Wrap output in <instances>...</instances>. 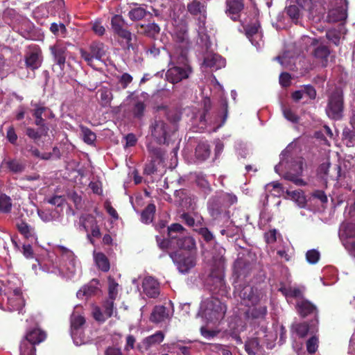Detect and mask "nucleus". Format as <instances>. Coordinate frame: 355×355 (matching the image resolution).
Returning a JSON list of instances; mask_svg holds the SVG:
<instances>
[{"label":"nucleus","mask_w":355,"mask_h":355,"mask_svg":"<svg viewBox=\"0 0 355 355\" xmlns=\"http://www.w3.org/2000/svg\"><path fill=\"white\" fill-rule=\"evenodd\" d=\"M44 270L48 273L71 278L80 271V266L72 251L58 245L54 248L53 254L49 255Z\"/></svg>","instance_id":"1"},{"label":"nucleus","mask_w":355,"mask_h":355,"mask_svg":"<svg viewBox=\"0 0 355 355\" xmlns=\"http://www.w3.org/2000/svg\"><path fill=\"white\" fill-rule=\"evenodd\" d=\"M237 201L236 196L232 193L222 192L211 197L208 202V211L212 219L218 224H231L230 211L225 207L236 204Z\"/></svg>","instance_id":"2"},{"label":"nucleus","mask_w":355,"mask_h":355,"mask_svg":"<svg viewBox=\"0 0 355 355\" xmlns=\"http://www.w3.org/2000/svg\"><path fill=\"white\" fill-rule=\"evenodd\" d=\"M303 160L302 157L295 159L291 158L288 155V150H284L280 155V162L275 167V171L281 174L285 171L284 178L293 182L296 185H304L305 182L300 178L302 173Z\"/></svg>","instance_id":"3"},{"label":"nucleus","mask_w":355,"mask_h":355,"mask_svg":"<svg viewBox=\"0 0 355 355\" xmlns=\"http://www.w3.org/2000/svg\"><path fill=\"white\" fill-rule=\"evenodd\" d=\"M226 311L224 303L217 297L209 296L202 300L198 315L207 322H217L224 318Z\"/></svg>","instance_id":"4"},{"label":"nucleus","mask_w":355,"mask_h":355,"mask_svg":"<svg viewBox=\"0 0 355 355\" xmlns=\"http://www.w3.org/2000/svg\"><path fill=\"white\" fill-rule=\"evenodd\" d=\"M239 296L241 299V304L249 309L246 311L247 316L253 319H262L266 315L267 309L264 305L257 306L259 301V296L250 286H245L239 291Z\"/></svg>","instance_id":"5"},{"label":"nucleus","mask_w":355,"mask_h":355,"mask_svg":"<svg viewBox=\"0 0 355 355\" xmlns=\"http://www.w3.org/2000/svg\"><path fill=\"white\" fill-rule=\"evenodd\" d=\"M191 73V68L187 62L185 53L180 52V56H171L169 68L166 73V78L168 81L175 83L188 78Z\"/></svg>","instance_id":"6"},{"label":"nucleus","mask_w":355,"mask_h":355,"mask_svg":"<svg viewBox=\"0 0 355 355\" xmlns=\"http://www.w3.org/2000/svg\"><path fill=\"white\" fill-rule=\"evenodd\" d=\"M46 337V333L39 328L28 331L21 342L20 355H35V345L44 341Z\"/></svg>","instance_id":"7"},{"label":"nucleus","mask_w":355,"mask_h":355,"mask_svg":"<svg viewBox=\"0 0 355 355\" xmlns=\"http://www.w3.org/2000/svg\"><path fill=\"white\" fill-rule=\"evenodd\" d=\"M344 110L343 92L340 88H336L332 91L328 98L326 112L331 119L338 120L343 117Z\"/></svg>","instance_id":"8"},{"label":"nucleus","mask_w":355,"mask_h":355,"mask_svg":"<svg viewBox=\"0 0 355 355\" xmlns=\"http://www.w3.org/2000/svg\"><path fill=\"white\" fill-rule=\"evenodd\" d=\"M106 53L107 47L103 43L99 42H92L89 47V51L83 49H80L81 58L92 67H94V60H103Z\"/></svg>","instance_id":"9"},{"label":"nucleus","mask_w":355,"mask_h":355,"mask_svg":"<svg viewBox=\"0 0 355 355\" xmlns=\"http://www.w3.org/2000/svg\"><path fill=\"white\" fill-rule=\"evenodd\" d=\"M189 12L193 15H198V33L199 36L201 37V40L205 42L207 45V42L208 41V36L206 33L205 28V4L200 3L198 0H193L191 3H190L188 6Z\"/></svg>","instance_id":"10"},{"label":"nucleus","mask_w":355,"mask_h":355,"mask_svg":"<svg viewBox=\"0 0 355 355\" xmlns=\"http://www.w3.org/2000/svg\"><path fill=\"white\" fill-rule=\"evenodd\" d=\"M339 238L345 248L355 255V223H343L339 229Z\"/></svg>","instance_id":"11"},{"label":"nucleus","mask_w":355,"mask_h":355,"mask_svg":"<svg viewBox=\"0 0 355 355\" xmlns=\"http://www.w3.org/2000/svg\"><path fill=\"white\" fill-rule=\"evenodd\" d=\"M85 318L80 315L73 313L71 318V335L76 345H81L86 343L87 340L83 333Z\"/></svg>","instance_id":"12"},{"label":"nucleus","mask_w":355,"mask_h":355,"mask_svg":"<svg viewBox=\"0 0 355 355\" xmlns=\"http://www.w3.org/2000/svg\"><path fill=\"white\" fill-rule=\"evenodd\" d=\"M151 137L159 144H165L170 137L171 130L163 120L155 119L150 125Z\"/></svg>","instance_id":"13"},{"label":"nucleus","mask_w":355,"mask_h":355,"mask_svg":"<svg viewBox=\"0 0 355 355\" xmlns=\"http://www.w3.org/2000/svg\"><path fill=\"white\" fill-rule=\"evenodd\" d=\"M171 258L181 273L188 272L196 265L195 257L191 252H175L170 254Z\"/></svg>","instance_id":"14"},{"label":"nucleus","mask_w":355,"mask_h":355,"mask_svg":"<svg viewBox=\"0 0 355 355\" xmlns=\"http://www.w3.org/2000/svg\"><path fill=\"white\" fill-rule=\"evenodd\" d=\"M243 26L245 35L250 41L251 44L257 49H261L263 45V41L262 40V32L260 29V24L258 20L254 18L251 24H243Z\"/></svg>","instance_id":"15"},{"label":"nucleus","mask_w":355,"mask_h":355,"mask_svg":"<svg viewBox=\"0 0 355 355\" xmlns=\"http://www.w3.org/2000/svg\"><path fill=\"white\" fill-rule=\"evenodd\" d=\"M187 232V230L180 224L174 223L168 227V236L169 241H163L161 243H158L161 248H165L168 246L170 242L171 245H177V243L180 241L179 239L182 237ZM157 241L159 242L158 237Z\"/></svg>","instance_id":"16"},{"label":"nucleus","mask_w":355,"mask_h":355,"mask_svg":"<svg viewBox=\"0 0 355 355\" xmlns=\"http://www.w3.org/2000/svg\"><path fill=\"white\" fill-rule=\"evenodd\" d=\"M27 67L33 70L38 69L42 62V55L40 49L35 45L30 46L25 55Z\"/></svg>","instance_id":"17"},{"label":"nucleus","mask_w":355,"mask_h":355,"mask_svg":"<svg viewBox=\"0 0 355 355\" xmlns=\"http://www.w3.org/2000/svg\"><path fill=\"white\" fill-rule=\"evenodd\" d=\"M6 287L4 288V296L10 294L17 295V304H22V295L21 292V282L14 275L9 276L6 279Z\"/></svg>","instance_id":"18"},{"label":"nucleus","mask_w":355,"mask_h":355,"mask_svg":"<svg viewBox=\"0 0 355 355\" xmlns=\"http://www.w3.org/2000/svg\"><path fill=\"white\" fill-rule=\"evenodd\" d=\"M173 38L174 41L179 45V47L182 49L181 52L186 49L189 46V38L187 34V26L184 24H181L178 26L175 27L173 33Z\"/></svg>","instance_id":"19"},{"label":"nucleus","mask_w":355,"mask_h":355,"mask_svg":"<svg viewBox=\"0 0 355 355\" xmlns=\"http://www.w3.org/2000/svg\"><path fill=\"white\" fill-rule=\"evenodd\" d=\"M79 230L80 231H85L88 232L91 230V234L93 237H99L101 235L100 230L96 223L94 217L91 216H82L80 218Z\"/></svg>","instance_id":"20"},{"label":"nucleus","mask_w":355,"mask_h":355,"mask_svg":"<svg viewBox=\"0 0 355 355\" xmlns=\"http://www.w3.org/2000/svg\"><path fill=\"white\" fill-rule=\"evenodd\" d=\"M144 293L149 297L155 298L159 294V284L152 277H146L142 282Z\"/></svg>","instance_id":"21"},{"label":"nucleus","mask_w":355,"mask_h":355,"mask_svg":"<svg viewBox=\"0 0 355 355\" xmlns=\"http://www.w3.org/2000/svg\"><path fill=\"white\" fill-rule=\"evenodd\" d=\"M173 315V311L164 306H156L150 315V320L154 323H159L168 320Z\"/></svg>","instance_id":"22"},{"label":"nucleus","mask_w":355,"mask_h":355,"mask_svg":"<svg viewBox=\"0 0 355 355\" xmlns=\"http://www.w3.org/2000/svg\"><path fill=\"white\" fill-rule=\"evenodd\" d=\"M203 66L217 70L225 66V60L218 54L208 53L204 59Z\"/></svg>","instance_id":"23"},{"label":"nucleus","mask_w":355,"mask_h":355,"mask_svg":"<svg viewBox=\"0 0 355 355\" xmlns=\"http://www.w3.org/2000/svg\"><path fill=\"white\" fill-rule=\"evenodd\" d=\"M164 336L162 331H157L155 334L144 338L137 346L141 352L148 350L152 346L157 345L162 342Z\"/></svg>","instance_id":"24"},{"label":"nucleus","mask_w":355,"mask_h":355,"mask_svg":"<svg viewBox=\"0 0 355 355\" xmlns=\"http://www.w3.org/2000/svg\"><path fill=\"white\" fill-rule=\"evenodd\" d=\"M16 227L19 232L26 239L33 241L37 240L35 228L22 220H17Z\"/></svg>","instance_id":"25"},{"label":"nucleus","mask_w":355,"mask_h":355,"mask_svg":"<svg viewBox=\"0 0 355 355\" xmlns=\"http://www.w3.org/2000/svg\"><path fill=\"white\" fill-rule=\"evenodd\" d=\"M227 13L232 20L236 21L240 17V12L243 8L242 0H227Z\"/></svg>","instance_id":"26"},{"label":"nucleus","mask_w":355,"mask_h":355,"mask_svg":"<svg viewBox=\"0 0 355 355\" xmlns=\"http://www.w3.org/2000/svg\"><path fill=\"white\" fill-rule=\"evenodd\" d=\"M138 33L150 37H155L160 31L159 26L155 23L148 24H139L136 25Z\"/></svg>","instance_id":"27"},{"label":"nucleus","mask_w":355,"mask_h":355,"mask_svg":"<svg viewBox=\"0 0 355 355\" xmlns=\"http://www.w3.org/2000/svg\"><path fill=\"white\" fill-rule=\"evenodd\" d=\"M50 49L53 55L55 62L62 69L66 60V48L61 44H56L51 46Z\"/></svg>","instance_id":"28"},{"label":"nucleus","mask_w":355,"mask_h":355,"mask_svg":"<svg viewBox=\"0 0 355 355\" xmlns=\"http://www.w3.org/2000/svg\"><path fill=\"white\" fill-rule=\"evenodd\" d=\"M98 282L96 279L92 280L87 285L82 287L77 292V297L80 299H83L84 297H89L96 293L98 290Z\"/></svg>","instance_id":"29"},{"label":"nucleus","mask_w":355,"mask_h":355,"mask_svg":"<svg viewBox=\"0 0 355 355\" xmlns=\"http://www.w3.org/2000/svg\"><path fill=\"white\" fill-rule=\"evenodd\" d=\"M296 306L298 313L303 317L316 311V307L310 302L305 300H299Z\"/></svg>","instance_id":"30"},{"label":"nucleus","mask_w":355,"mask_h":355,"mask_svg":"<svg viewBox=\"0 0 355 355\" xmlns=\"http://www.w3.org/2000/svg\"><path fill=\"white\" fill-rule=\"evenodd\" d=\"M330 53V51L327 46L324 45H320L317 47L314 52L313 56L316 58L323 67L327 65V58Z\"/></svg>","instance_id":"31"},{"label":"nucleus","mask_w":355,"mask_h":355,"mask_svg":"<svg viewBox=\"0 0 355 355\" xmlns=\"http://www.w3.org/2000/svg\"><path fill=\"white\" fill-rule=\"evenodd\" d=\"M99 96L100 103L103 107H108L113 99V95L110 89L101 87L97 92Z\"/></svg>","instance_id":"32"},{"label":"nucleus","mask_w":355,"mask_h":355,"mask_svg":"<svg viewBox=\"0 0 355 355\" xmlns=\"http://www.w3.org/2000/svg\"><path fill=\"white\" fill-rule=\"evenodd\" d=\"M179 239L180 241L178 243H177L176 247L179 248L180 249L191 250L196 246V242L194 239L189 235L187 232L182 237Z\"/></svg>","instance_id":"33"},{"label":"nucleus","mask_w":355,"mask_h":355,"mask_svg":"<svg viewBox=\"0 0 355 355\" xmlns=\"http://www.w3.org/2000/svg\"><path fill=\"white\" fill-rule=\"evenodd\" d=\"M210 155V149L208 144L205 142L199 143L196 148V157L199 161L207 159Z\"/></svg>","instance_id":"34"},{"label":"nucleus","mask_w":355,"mask_h":355,"mask_svg":"<svg viewBox=\"0 0 355 355\" xmlns=\"http://www.w3.org/2000/svg\"><path fill=\"white\" fill-rule=\"evenodd\" d=\"M94 258L98 268L104 272L109 270L110 263L104 254L101 252H94Z\"/></svg>","instance_id":"35"},{"label":"nucleus","mask_w":355,"mask_h":355,"mask_svg":"<svg viewBox=\"0 0 355 355\" xmlns=\"http://www.w3.org/2000/svg\"><path fill=\"white\" fill-rule=\"evenodd\" d=\"M286 194L288 196V198L295 201L299 207H304L305 206L306 198L305 196H304V193L301 191L296 190L290 191L288 190H286Z\"/></svg>","instance_id":"36"},{"label":"nucleus","mask_w":355,"mask_h":355,"mask_svg":"<svg viewBox=\"0 0 355 355\" xmlns=\"http://www.w3.org/2000/svg\"><path fill=\"white\" fill-rule=\"evenodd\" d=\"M6 297L7 300V310L10 311H20L24 305V300L22 298V304H17V295L15 294H10L9 295L5 296Z\"/></svg>","instance_id":"37"},{"label":"nucleus","mask_w":355,"mask_h":355,"mask_svg":"<svg viewBox=\"0 0 355 355\" xmlns=\"http://www.w3.org/2000/svg\"><path fill=\"white\" fill-rule=\"evenodd\" d=\"M282 291L287 298L295 297L299 299V300H302V297L303 293V289L299 287L289 286L288 288H282Z\"/></svg>","instance_id":"38"},{"label":"nucleus","mask_w":355,"mask_h":355,"mask_svg":"<svg viewBox=\"0 0 355 355\" xmlns=\"http://www.w3.org/2000/svg\"><path fill=\"white\" fill-rule=\"evenodd\" d=\"M37 214L40 216V218L44 221V222H50L53 220H55L58 216V210H50V209H42L38 210Z\"/></svg>","instance_id":"39"},{"label":"nucleus","mask_w":355,"mask_h":355,"mask_svg":"<svg viewBox=\"0 0 355 355\" xmlns=\"http://www.w3.org/2000/svg\"><path fill=\"white\" fill-rule=\"evenodd\" d=\"M155 211V206L153 204L148 205L142 211L141 220L142 223L148 224L152 222Z\"/></svg>","instance_id":"40"},{"label":"nucleus","mask_w":355,"mask_h":355,"mask_svg":"<svg viewBox=\"0 0 355 355\" xmlns=\"http://www.w3.org/2000/svg\"><path fill=\"white\" fill-rule=\"evenodd\" d=\"M146 105L141 101H135L131 112L135 118L141 119L144 116Z\"/></svg>","instance_id":"41"},{"label":"nucleus","mask_w":355,"mask_h":355,"mask_svg":"<svg viewBox=\"0 0 355 355\" xmlns=\"http://www.w3.org/2000/svg\"><path fill=\"white\" fill-rule=\"evenodd\" d=\"M340 6L338 7L336 10H332L331 13L332 15H335L336 12H338V16L336 17V20H343L347 17V0H339Z\"/></svg>","instance_id":"42"},{"label":"nucleus","mask_w":355,"mask_h":355,"mask_svg":"<svg viewBox=\"0 0 355 355\" xmlns=\"http://www.w3.org/2000/svg\"><path fill=\"white\" fill-rule=\"evenodd\" d=\"M245 349L249 355H255L259 350V343L257 338L248 340L245 344Z\"/></svg>","instance_id":"43"},{"label":"nucleus","mask_w":355,"mask_h":355,"mask_svg":"<svg viewBox=\"0 0 355 355\" xmlns=\"http://www.w3.org/2000/svg\"><path fill=\"white\" fill-rule=\"evenodd\" d=\"M343 140L348 147L355 146V128L353 130L345 129L343 132Z\"/></svg>","instance_id":"44"},{"label":"nucleus","mask_w":355,"mask_h":355,"mask_svg":"<svg viewBox=\"0 0 355 355\" xmlns=\"http://www.w3.org/2000/svg\"><path fill=\"white\" fill-rule=\"evenodd\" d=\"M146 10L141 7L132 8L128 12V17L132 21L141 20L146 16Z\"/></svg>","instance_id":"45"},{"label":"nucleus","mask_w":355,"mask_h":355,"mask_svg":"<svg viewBox=\"0 0 355 355\" xmlns=\"http://www.w3.org/2000/svg\"><path fill=\"white\" fill-rule=\"evenodd\" d=\"M125 20L121 15H115L111 19V26L114 33L123 28Z\"/></svg>","instance_id":"46"},{"label":"nucleus","mask_w":355,"mask_h":355,"mask_svg":"<svg viewBox=\"0 0 355 355\" xmlns=\"http://www.w3.org/2000/svg\"><path fill=\"white\" fill-rule=\"evenodd\" d=\"M83 139L84 141L88 144H92L96 140V135L87 128H81Z\"/></svg>","instance_id":"47"},{"label":"nucleus","mask_w":355,"mask_h":355,"mask_svg":"<svg viewBox=\"0 0 355 355\" xmlns=\"http://www.w3.org/2000/svg\"><path fill=\"white\" fill-rule=\"evenodd\" d=\"M12 203L11 199L6 196H0V211L2 212L8 213L11 210Z\"/></svg>","instance_id":"48"},{"label":"nucleus","mask_w":355,"mask_h":355,"mask_svg":"<svg viewBox=\"0 0 355 355\" xmlns=\"http://www.w3.org/2000/svg\"><path fill=\"white\" fill-rule=\"evenodd\" d=\"M320 257V254L315 249L309 250L306 253V259L311 264L316 263Z\"/></svg>","instance_id":"49"},{"label":"nucleus","mask_w":355,"mask_h":355,"mask_svg":"<svg viewBox=\"0 0 355 355\" xmlns=\"http://www.w3.org/2000/svg\"><path fill=\"white\" fill-rule=\"evenodd\" d=\"M284 116L289 121L296 123L298 121V116L293 112V110L286 106L282 107Z\"/></svg>","instance_id":"50"},{"label":"nucleus","mask_w":355,"mask_h":355,"mask_svg":"<svg viewBox=\"0 0 355 355\" xmlns=\"http://www.w3.org/2000/svg\"><path fill=\"white\" fill-rule=\"evenodd\" d=\"M92 29L98 36H103L105 33V28L101 19H96L92 24Z\"/></svg>","instance_id":"51"},{"label":"nucleus","mask_w":355,"mask_h":355,"mask_svg":"<svg viewBox=\"0 0 355 355\" xmlns=\"http://www.w3.org/2000/svg\"><path fill=\"white\" fill-rule=\"evenodd\" d=\"M45 132L46 130L44 129L40 130H35L31 128H28L26 129V135L35 141L40 139Z\"/></svg>","instance_id":"52"},{"label":"nucleus","mask_w":355,"mask_h":355,"mask_svg":"<svg viewBox=\"0 0 355 355\" xmlns=\"http://www.w3.org/2000/svg\"><path fill=\"white\" fill-rule=\"evenodd\" d=\"M117 35H119L120 37L123 38L125 40L127 46L128 48H130L132 45L130 44L132 41V33L127 29L123 28L120 29V31H118L115 33Z\"/></svg>","instance_id":"53"},{"label":"nucleus","mask_w":355,"mask_h":355,"mask_svg":"<svg viewBox=\"0 0 355 355\" xmlns=\"http://www.w3.org/2000/svg\"><path fill=\"white\" fill-rule=\"evenodd\" d=\"M318 347V340L315 336L311 337L306 342L307 351L310 354L315 353Z\"/></svg>","instance_id":"54"},{"label":"nucleus","mask_w":355,"mask_h":355,"mask_svg":"<svg viewBox=\"0 0 355 355\" xmlns=\"http://www.w3.org/2000/svg\"><path fill=\"white\" fill-rule=\"evenodd\" d=\"M118 286L119 284L116 283L113 279H109V297L110 300H114L118 293Z\"/></svg>","instance_id":"55"},{"label":"nucleus","mask_w":355,"mask_h":355,"mask_svg":"<svg viewBox=\"0 0 355 355\" xmlns=\"http://www.w3.org/2000/svg\"><path fill=\"white\" fill-rule=\"evenodd\" d=\"M266 189L269 190L270 187L275 191L273 193L275 196H280L284 192V189L282 187V184L277 182H272L271 183L268 184L266 186Z\"/></svg>","instance_id":"56"},{"label":"nucleus","mask_w":355,"mask_h":355,"mask_svg":"<svg viewBox=\"0 0 355 355\" xmlns=\"http://www.w3.org/2000/svg\"><path fill=\"white\" fill-rule=\"evenodd\" d=\"M5 163L8 168L14 173L21 172L24 168L23 166L16 160H10Z\"/></svg>","instance_id":"57"},{"label":"nucleus","mask_w":355,"mask_h":355,"mask_svg":"<svg viewBox=\"0 0 355 355\" xmlns=\"http://www.w3.org/2000/svg\"><path fill=\"white\" fill-rule=\"evenodd\" d=\"M294 329L300 337L306 336L309 331V327L306 323L297 324Z\"/></svg>","instance_id":"58"},{"label":"nucleus","mask_w":355,"mask_h":355,"mask_svg":"<svg viewBox=\"0 0 355 355\" xmlns=\"http://www.w3.org/2000/svg\"><path fill=\"white\" fill-rule=\"evenodd\" d=\"M92 314H93V316L94 318V319L98 321V322H104L107 318L106 315H105V313H102L100 308L98 307H94L93 309V311H92Z\"/></svg>","instance_id":"59"},{"label":"nucleus","mask_w":355,"mask_h":355,"mask_svg":"<svg viewBox=\"0 0 355 355\" xmlns=\"http://www.w3.org/2000/svg\"><path fill=\"white\" fill-rule=\"evenodd\" d=\"M196 183L200 187L202 188L205 191L210 190L209 184L203 175H198L196 176Z\"/></svg>","instance_id":"60"},{"label":"nucleus","mask_w":355,"mask_h":355,"mask_svg":"<svg viewBox=\"0 0 355 355\" xmlns=\"http://www.w3.org/2000/svg\"><path fill=\"white\" fill-rule=\"evenodd\" d=\"M286 12L293 19H297L300 16L299 9L297 6L292 5L286 8Z\"/></svg>","instance_id":"61"},{"label":"nucleus","mask_w":355,"mask_h":355,"mask_svg":"<svg viewBox=\"0 0 355 355\" xmlns=\"http://www.w3.org/2000/svg\"><path fill=\"white\" fill-rule=\"evenodd\" d=\"M104 312L105 313V315L107 318L111 317L113 314V310H114V300H107L104 306Z\"/></svg>","instance_id":"62"},{"label":"nucleus","mask_w":355,"mask_h":355,"mask_svg":"<svg viewBox=\"0 0 355 355\" xmlns=\"http://www.w3.org/2000/svg\"><path fill=\"white\" fill-rule=\"evenodd\" d=\"M198 232L207 241H209L214 238L212 233L207 227H200Z\"/></svg>","instance_id":"63"},{"label":"nucleus","mask_w":355,"mask_h":355,"mask_svg":"<svg viewBox=\"0 0 355 355\" xmlns=\"http://www.w3.org/2000/svg\"><path fill=\"white\" fill-rule=\"evenodd\" d=\"M265 240L268 243H272L277 240V231L272 230L265 234Z\"/></svg>","instance_id":"64"}]
</instances>
